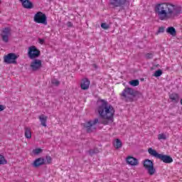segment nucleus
Listing matches in <instances>:
<instances>
[{
    "instance_id": "6e6552de",
    "label": "nucleus",
    "mask_w": 182,
    "mask_h": 182,
    "mask_svg": "<svg viewBox=\"0 0 182 182\" xmlns=\"http://www.w3.org/2000/svg\"><path fill=\"white\" fill-rule=\"evenodd\" d=\"M144 167L147 170L149 176H153L156 173V168H154V164L150 159H146L144 161Z\"/></svg>"
},
{
    "instance_id": "4be33fe9",
    "label": "nucleus",
    "mask_w": 182,
    "mask_h": 182,
    "mask_svg": "<svg viewBox=\"0 0 182 182\" xmlns=\"http://www.w3.org/2000/svg\"><path fill=\"white\" fill-rule=\"evenodd\" d=\"M8 161L5 159V156L4 155L0 154V164L4 165V164H7Z\"/></svg>"
},
{
    "instance_id": "4c0bfd02",
    "label": "nucleus",
    "mask_w": 182,
    "mask_h": 182,
    "mask_svg": "<svg viewBox=\"0 0 182 182\" xmlns=\"http://www.w3.org/2000/svg\"><path fill=\"white\" fill-rule=\"evenodd\" d=\"M0 14H1V10H0Z\"/></svg>"
},
{
    "instance_id": "4468645a",
    "label": "nucleus",
    "mask_w": 182,
    "mask_h": 182,
    "mask_svg": "<svg viewBox=\"0 0 182 182\" xmlns=\"http://www.w3.org/2000/svg\"><path fill=\"white\" fill-rule=\"evenodd\" d=\"M43 164H45V159L43 158L36 159L33 163V166L36 168L41 167V166H43Z\"/></svg>"
},
{
    "instance_id": "f8f14e48",
    "label": "nucleus",
    "mask_w": 182,
    "mask_h": 182,
    "mask_svg": "<svg viewBox=\"0 0 182 182\" xmlns=\"http://www.w3.org/2000/svg\"><path fill=\"white\" fill-rule=\"evenodd\" d=\"M127 4V0H109V5L113 8H123Z\"/></svg>"
},
{
    "instance_id": "423d86ee",
    "label": "nucleus",
    "mask_w": 182,
    "mask_h": 182,
    "mask_svg": "<svg viewBox=\"0 0 182 182\" xmlns=\"http://www.w3.org/2000/svg\"><path fill=\"white\" fill-rule=\"evenodd\" d=\"M41 56V50L35 46L28 47V57L29 59H37Z\"/></svg>"
},
{
    "instance_id": "5701e85b",
    "label": "nucleus",
    "mask_w": 182,
    "mask_h": 182,
    "mask_svg": "<svg viewBox=\"0 0 182 182\" xmlns=\"http://www.w3.org/2000/svg\"><path fill=\"white\" fill-rule=\"evenodd\" d=\"M139 83L140 82L139 81V80H133L129 81V85L134 87L139 86Z\"/></svg>"
},
{
    "instance_id": "aec40b11",
    "label": "nucleus",
    "mask_w": 182,
    "mask_h": 182,
    "mask_svg": "<svg viewBox=\"0 0 182 182\" xmlns=\"http://www.w3.org/2000/svg\"><path fill=\"white\" fill-rule=\"evenodd\" d=\"M25 137L26 139H31L32 137V132L31 128L25 127Z\"/></svg>"
},
{
    "instance_id": "9d476101",
    "label": "nucleus",
    "mask_w": 182,
    "mask_h": 182,
    "mask_svg": "<svg viewBox=\"0 0 182 182\" xmlns=\"http://www.w3.org/2000/svg\"><path fill=\"white\" fill-rule=\"evenodd\" d=\"M30 68L33 72H38L42 68V60L36 58L33 59L30 64Z\"/></svg>"
},
{
    "instance_id": "cd10ccee",
    "label": "nucleus",
    "mask_w": 182,
    "mask_h": 182,
    "mask_svg": "<svg viewBox=\"0 0 182 182\" xmlns=\"http://www.w3.org/2000/svg\"><path fill=\"white\" fill-rule=\"evenodd\" d=\"M51 83L54 85V86H59V85H60V82L56 79H53Z\"/></svg>"
},
{
    "instance_id": "72a5a7b5",
    "label": "nucleus",
    "mask_w": 182,
    "mask_h": 182,
    "mask_svg": "<svg viewBox=\"0 0 182 182\" xmlns=\"http://www.w3.org/2000/svg\"><path fill=\"white\" fill-rule=\"evenodd\" d=\"M6 107L4 105H0V112L5 110Z\"/></svg>"
},
{
    "instance_id": "2f4dec72",
    "label": "nucleus",
    "mask_w": 182,
    "mask_h": 182,
    "mask_svg": "<svg viewBox=\"0 0 182 182\" xmlns=\"http://www.w3.org/2000/svg\"><path fill=\"white\" fill-rule=\"evenodd\" d=\"M38 43L43 45L45 43V38H38Z\"/></svg>"
},
{
    "instance_id": "0eeeda50",
    "label": "nucleus",
    "mask_w": 182,
    "mask_h": 182,
    "mask_svg": "<svg viewBox=\"0 0 182 182\" xmlns=\"http://www.w3.org/2000/svg\"><path fill=\"white\" fill-rule=\"evenodd\" d=\"M19 56L16 55L15 53H10L4 57V62L7 65H16L18 63L16 62V59H18Z\"/></svg>"
},
{
    "instance_id": "e433bc0d",
    "label": "nucleus",
    "mask_w": 182,
    "mask_h": 182,
    "mask_svg": "<svg viewBox=\"0 0 182 182\" xmlns=\"http://www.w3.org/2000/svg\"><path fill=\"white\" fill-rule=\"evenodd\" d=\"M1 3V0H0V4Z\"/></svg>"
},
{
    "instance_id": "c85d7f7f",
    "label": "nucleus",
    "mask_w": 182,
    "mask_h": 182,
    "mask_svg": "<svg viewBox=\"0 0 182 182\" xmlns=\"http://www.w3.org/2000/svg\"><path fill=\"white\" fill-rule=\"evenodd\" d=\"M101 28H102V29L106 30V29H109V28H110V26L106 23H102Z\"/></svg>"
},
{
    "instance_id": "bb28decb",
    "label": "nucleus",
    "mask_w": 182,
    "mask_h": 182,
    "mask_svg": "<svg viewBox=\"0 0 182 182\" xmlns=\"http://www.w3.org/2000/svg\"><path fill=\"white\" fill-rule=\"evenodd\" d=\"M161 75H163V71L161 70H158L155 71L154 76H155V77H159Z\"/></svg>"
},
{
    "instance_id": "a211bd4d",
    "label": "nucleus",
    "mask_w": 182,
    "mask_h": 182,
    "mask_svg": "<svg viewBox=\"0 0 182 182\" xmlns=\"http://www.w3.org/2000/svg\"><path fill=\"white\" fill-rule=\"evenodd\" d=\"M166 32L167 33H169V35H171L172 36H176V35H177V31H176V28H174V27L173 26L168 27L166 29Z\"/></svg>"
},
{
    "instance_id": "f3484780",
    "label": "nucleus",
    "mask_w": 182,
    "mask_h": 182,
    "mask_svg": "<svg viewBox=\"0 0 182 182\" xmlns=\"http://www.w3.org/2000/svg\"><path fill=\"white\" fill-rule=\"evenodd\" d=\"M21 4L22 6L24 7L26 9H32V8H33V3H32L29 0H25Z\"/></svg>"
},
{
    "instance_id": "473e14b6",
    "label": "nucleus",
    "mask_w": 182,
    "mask_h": 182,
    "mask_svg": "<svg viewBox=\"0 0 182 182\" xmlns=\"http://www.w3.org/2000/svg\"><path fill=\"white\" fill-rule=\"evenodd\" d=\"M164 32V27H159L158 33H163Z\"/></svg>"
},
{
    "instance_id": "a878e982",
    "label": "nucleus",
    "mask_w": 182,
    "mask_h": 182,
    "mask_svg": "<svg viewBox=\"0 0 182 182\" xmlns=\"http://www.w3.org/2000/svg\"><path fill=\"white\" fill-rule=\"evenodd\" d=\"M167 139V136H166L165 134H159L158 135V140H166Z\"/></svg>"
},
{
    "instance_id": "412c9836",
    "label": "nucleus",
    "mask_w": 182,
    "mask_h": 182,
    "mask_svg": "<svg viewBox=\"0 0 182 182\" xmlns=\"http://www.w3.org/2000/svg\"><path fill=\"white\" fill-rule=\"evenodd\" d=\"M114 146L116 149H120L122 146V141H120L119 139H117L114 142Z\"/></svg>"
},
{
    "instance_id": "f257e3e1",
    "label": "nucleus",
    "mask_w": 182,
    "mask_h": 182,
    "mask_svg": "<svg viewBox=\"0 0 182 182\" xmlns=\"http://www.w3.org/2000/svg\"><path fill=\"white\" fill-rule=\"evenodd\" d=\"M181 6L170 2L160 3L155 6V12L160 21L175 19L181 14Z\"/></svg>"
},
{
    "instance_id": "c9c22d12",
    "label": "nucleus",
    "mask_w": 182,
    "mask_h": 182,
    "mask_svg": "<svg viewBox=\"0 0 182 182\" xmlns=\"http://www.w3.org/2000/svg\"><path fill=\"white\" fill-rule=\"evenodd\" d=\"M21 4L25 1V0H19Z\"/></svg>"
},
{
    "instance_id": "20e7f679",
    "label": "nucleus",
    "mask_w": 182,
    "mask_h": 182,
    "mask_svg": "<svg viewBox=\"0 0 182 182\" xmlns=\"http://www.w3.org/2000/svg\"><path fill=\"white\" fill-rule=\"evenodd\" d=\"M148 153L152 157H155V159H159L161 161L166 163V164H170V163H173V158L168 155H164L163 154L157 153V151L153 149L152 148H149L148 149Z\"/></svg>"
},
{
    "instance_id": "7c9ffc66",
    "label": "nucleus",
    "mask_w": 182,
    "mask_h": 182,
    "mask_svg": "<svg viewBox=\"0 0 182 182\" xmlns=\"http://www.w3.org/2000/svg\"><path fill=\"white\" fill-rule=\"evenodd\" d=\"M47 164H52V158L50 156H47Z\"/></svg>"
},
{
    "instance_id": "9b49d317",
    "label": "nucleus",
    "mask_w": 182,
    "mask_h": 182,
    "mask_svg": "<svg viewBox=\"0 0 182 182\" xmlns=\"http://www.w3.org/2000/svg\"><path fill=\"white\" fill-rule=\"evenodd\" d=\"M11 35V29L9 27L3 28L1 31V39L5 43L9 42V36Z\"/></svg>"
},
{
    "instance_id": "c756f323",
    "label": "nucleus",
    "mask_w": 182,
    "mask_h": 182,
    "mask_svg": "<svg viewBox=\"0 0 182 182\" xmlns=\"http://www.w3.org/2000/svg\"><path fill=\"white\" fill-rule=\"evenodd\" d=\"M145 56L146 59H153V53H147Z\"/></svg>"
},
{
    "instance_id": "b1692460",
    "label": "nucleus",
    "mask_w": 182,
    "mask_h": 182,
    "mask_svg": "<svg viewBox=\"0 0 182 182\" xmlns=\"http://www.w3.org/2000/svg\"><path fill=\"white\" fill-rule=\"evenodd\" d=\"M90 156H93V154H97L99 153V149L97 148H95L94 149H90L88 151Z\"/></svg>"
},
{
    "instance_id": "f03ea898",
    "label": "nucleus",
    "mask_w": 182,
    "mask_h": 182,
    "mask_svg": "<svg viewBox=\"0 0 182 182\" xmlns=\"http://www.w3.org/2000/svg\"><path fill=\"white\" fill-rule=\"evenodd\" d=\"M97 112L100 114V117L102 119L101 124H109V122L113 119L114 116V108L107 101L100 100L97 101Z\"/></svg>"
},
{
    "instance_id": "393cba45",
    "label": "nucleus",
    "mask_w": 182,
    "mask_h": 182,
    "mask_svg": "<svg viewBox=\"0 0 182 182\" xmlns=\"http://www.w3.org/2000/svg\"><path fill=\"white\" fill-rule=\"evenodd\" d=\"M42 151H43V149H42L41 148H38V149H36L33 150V154L35 156H38V154H41V153H42Z\"/></svg>"
},
{
    "instance_id": "f704fd0d",
    "label": "nucleus",
    "mask_w": 182,
    "mask_h": 182,
    "mask_svg": "<svg viewBox=\"0 0 182 182\" xmlns=\"http://www.w3.org/2000/svg\"><path fill=\"white\" fill-rule=\"evenodd\" d=\"M67 26H68L69 28L72 27V26H73L72 22L68 21V22L67 23Z\"/></svg>"
},
{
    "instance_id": "39448f33",
    "label": "nucleus",
    "mask_w": 182,
    "mask_h": 182,
    "mask_svg": "<svg viewBox=\"0 0 182 182\" xmlns=\"http://www.w3.org/2000/svg\"><path fill=\"white\" fill-rule=\"evenodd\" d=\"M99 123V119L95 118L94 120H90L83 124V127L86 129L87 133H92L96 130V124Z\"/></svg>"
},
{
    "instance_id": "dca6fc26",
    "label": "nucleus",
    "mask_w": 182,
    "mask_h": 182,
    "mask_svg": "<svg viewBox=\"0 0 182 182\" xmlns=\"http://www.w3.org/2000/svg\"><path fill=\"white\" fill-rule=\"evenodd\" d=\"M169 99H171V102L173 103H178L180 101V97L178 96V94L173 92L169 95Z\"/></svg>"
},
{
    "instance_id": "1a4fd4ad",
    "label": "nucleus",
    "mask_w": 182,
    "mask_h": 182,
    "mask_svg": "<svg viewBox=\"0 0 182 182\" xmlns=\"http://www.w3.org/2000/svg\"><path fill=\"white\" fill-rule=\"evenodd\" d=\"M33 21L36 23H46V14L42 13V11H38L34 15Z\"/></svg>"
},
{
    "instance_id": "ddd939ff",
    "label": "nucleus",
    "mask_w": 182,
    "mask_h": 182,
    "mask_svg": "<svg viewBox=\"0 0 182 182\" xmlns=\"http://www.w3.org/2000/svg\"><path fill=\"white\" fill-rule=\"evenodd\" d=\"M126 161L129 166H139V160L133 156H127Z\"/></svg>"
},
{
    "instance_id": "7ed1b4c3",
    "label": "nucleus",
    "mask_w": 182,
    "mask_h": 182,
    "mask_svg": "<svg viewBox=\"0 0 182 182\" xmlns=\"http://www.w3.org/2000/svg\"><path fill=\"white\" fill-rule=\"evenodd\" d=\"M139 95V92L131 87H126L120 94L121 97L125 102H133L134 97Z\"/></svg>"
},
{
    "instance_id": "2eb2a0df",
    "label": "nucleus",
    "mask_w": 182,
    "mask_h": 182,
    "mask_svg": "<svg viewBox=\"0 0 182 182\" xmlns=\"http://www.w3.org/2000/svg\"><path fill=\"white\" fill-rule=\"evenodd\" d=\"M80 86L82 90H87L90 86V81L87 78H84L82 80Z\"/></svg>"
},
{
    "instance_id": "6ab92c4d",
    "label": "nucleus",
    "mask_w": 182,
    "mask_h": 182,
    "mask_svg": "<svg viewBox=\"0 0 182 182\" xmlns=\"http://www.w3.org/2000/svg\"><path fill=\"white\" fill-rule=\"evenodd\" d=\"M38 119L41 123V125L46 127V116H45V114H41L38 117Z\"/></svg>"
}]
</instances>
